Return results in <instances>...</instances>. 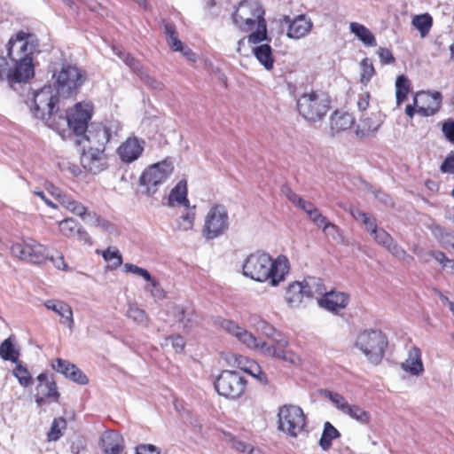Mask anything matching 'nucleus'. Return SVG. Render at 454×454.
Here are the masks:
<instances>
[{"mask_svg": "<svg viewBox=\"0 0 454 454\" xmlns=\"http://www.w3.org/2000/svg\"><path fill=\"white\" fill-rule=\"evenodd\" d=\"M290 262L286 256L273 259L269 254L257 251L249 254L243 263V274L256 282H269L278 286L289 274Z\"/></svg>", "mask_w": 454, "mask_h": 454, "instance_id": "1", "label": "nucleus"}, {"mask_svg": "<svg viewBox=\"0 0 454 454\" xmlns=\"http://www.w3.org/2000/svg\"><path fill=\"white\" fill-rule=\"evenodd\" d=\"M36 49L31 35L20 31L8 43V56L12 67L8 69L7 80L11 82H28L35 74L31 55Z\"/></svg>", "mask_w": 454, "mask_h": 454, "instance_id": "2", "label": "nucleus"}, {"mask_svg": "<svg viewBox=\"0 0 454 454\" xmlns=\"http://www.w3.org/2000/svg\"><path fill=\"white\" fill-rule=\"evenodd\" d=\"M265 10L257 0H242L232 14L234 26L244 33H250L247 43L251 45L270 41L268 37Z\"/></svg>", "mask_w": 454, "mask_h": 454, "instance_id": "3", "label": "nucleus"}, {"mask_svg": "<svg viewBox=\"0 0 454 454\" xmlns=\"http://www.w3.org/2000/svg\"><path fill=\"white\" fill-rule=\"evenodd\" d=\"M58 102L59 98L53 89L44 86L34 93L30 109L35 118L44 121L50 128L64 137L65 130L60 129L56 117L53 116Z\"/></svg>", "mask_w": 454, "mask_h": 454, "instance_id": "4", "label": "nucleus"}, {"mask_svg": "<svg viewBox=\"0 0 454 454\" xmlns=\"http://www.w3.org/2000/svg\"><path fill=\"white\" fill-rule=\"evenodd\" d=\"M278 429L296 438L307 430L308 419L303 410L295 404H284L278 411Z\"/></svg>", "mask_w": 454, "mask_h": 454, "instance_id": "5", "label": "nucleus"}, {"mask_svg": "<svg viewBox=\"0 0 454 454\" xmlns=\"http://www.w3.org/2000/svg\"><path fill=\"white\" fill-rule=\"evenodd\" d=\"M299 114L309 122L321 121L330 109V99L322 91L302 94L297 100Z\"/></svg>", "mask_w": 454, "mask_h": 454, "instance_id": "6", "label": "nucleus"}, {"mask_svg": "<svg viewBox=\"0 0 454 454\" xmlns=\"http://www.w3.org/2000/svg\"><path fill=\"white\" fill-rule=\"evenodd\" d=\"M92 114L93 105L90 102H79L67 112L65 118L59 116L57 123H59L61 130L66 131L65 127L67 126L78 139L83 137L87 131Z\"/></svg>", "mask_w": 454, "mask_h": 454, "instance_id": "7", "label": "nucleus"}, {"mask_svg": "<svg viewBox=\"0 0 454 454\" xmlns=\"http://www.w3.org/2000/svg\"><path fill=\"white\" fill-rule=\"evenodd\" d=\"M121 129L120 121L116 120L106 121V122L91 123L90 128L83 135L75 140V143L82 145L84 142L89 144L90 147L105 151L106 144L114 137H117Z\"/></svg>", "mask_w": 454, "mask_h": 454, "instance_id": "8", "label": "nucleus"}, {"mask_svg": "<svg viewBox=\"0 0 454 454\" xmlns=\"http://www.w3.org/2000/svg\"><path fill=\"white\" fill-rule=\"evenodd\" d=\"M355 345L371 363L378 364L384 356L387 340L381 331L365 330L357 335Z\"/></svg>", "mask_w": 454, "mask_h": 454, "instance_id": "9", "label": "nucleus"}, {"mask_svg": "<svg viewBox=\"0 0 454 454\" xmlns=\"http://www.w3.org/2000/svg\"><path fill=\"white\" fill-rule=\"evenodd\" d=\"M53 78L57 93L65 98L76 94L85 80L82 71L72 65H63Z\"/></svg>", "mask_w": 454, "mask_h": 454, "instance_id": "10", "label": "nucleus"}, {"mask_svg": "<svg viewBox=\"0 0 454 454\" xmlns=\"http://www.w3.org/2000/svg\"><path fill=\"white\" fill-rule=\"evenodd\" d=\"M247 384L246 379L239 372L224 370L215 380V388L220 395L235 400L243 395Z\"/></svg>", "mask_w": 454, "mask_h": 454, "instance_id": "11", "label": "nucleus"}, {"mask_svg": "<svg viewBox=\"0 0 454 454\" xmlns=\"http://www.w3.org/2000/svg\"><path fill=\"white\" fill-rule=\"evenodd\" d=\"M230 226L229 213L225 206L217 204L212 207L205 216L203 236L214 239L227 231Z\"/></svg>", "mask_w": 454, "mask_h": 454, "instance_id": "12", "label": "nucleus"}, {"mask_svg": "<svg viewBox=\"0 0 454 454\" xmlns=\"http://www.w3.org/2000/svg\"><path fill=\"white\" fill-rule=\"evenodd\" d=\"M174 169L171 161L164 160L154 163L146 168L140 176V184L146 188L148 195L156 192L158 186L163 184Z\"/></svg>", "mask_w": 454, "mask_h": 454, "instance_id": "13", "label": "nucleus"}, {"mask_svg": "<svg viewBox=\"0 0 454 454\" xmlns=\"http://www.w3.org/2000/svg\"><path fill=\"white\" fill-rule=\"evenodd\" d=\"M321 395L330 400L339 411L356 422L362 425H367L370 422V413L359 405L350 404L342 395L327 389L322 390Z\"/></svg>", "mask_w": 454, "mask_h": 454, "instance_id": "14", "label": "nucleus"}, {"mask_svg": "<svg viewBox=\"0 0 454 454\" xmlns=\"http://www.w3.org/2000/svg\"><path fill=\"white\" fill-rule=\"evenodd\" d=\"M12 254L31 263H42L48 259V248L33 239L13 244Z\"/></svg>", "mask_w": 454, "mask_h": 454, "instance_id": "15", "label": "nucleus"}, {"mask_svg": "<svg viewBox=\"0 0 454 454\" xmlns=\"http://www.w3.org/2000/svg\"><path fill=\"white\" fill-rule=\"evenodd\" d=\"M349 213L356 221L364 225L366 231L379 245L384 247H389L393 238L385 230L377 227L374 218L356 207H351Z\"/></svg>", "mask_w": 454, "mask_h": 454, "instance_id": "16", "label": "nucleus"}, {"mask_svg": "<svg viewBox=\"0 0 454 454\" xmlns=\"http://www.w3.org/2000/svg\"><path fill=\"white\" fill-rule=\"evenodd\" d=\"M414 105L422 116L434 115L442 106V94L439 91H420L414 98Z\"/></svg>", "mask_w": 454, "mask_h": 454, "instance_id": "17", "label": "nucleus"}, {"mask_svg": "<svg viewBox=\"0 0 454 454\" xmlns=\"http://www.w3.org/2000/svg\"><path fill=\"white\" fill-rule=\"evenodd\" d=\"M80 160L82 168L93 175L100 173L107 167L104 151L90 146H83Z\"/></svg>", "mask_w": 454, "mask_h": 454, "instance_id": "18", "label": "nucleus"}, {"mask_svg": "<svg viewBox=\"0 0 454 454\" xmlns=\"http://www.w3.org/2000/svg\"><path fill=\"white\" fill-rule=\"evenodd\" d=\"M282 23L288 24L287 37L298 40L306 36L312 29L313 23L309 18L304 14L291 19L288 15H284Z\"/></svg>", "mask_w": 454, "mask_h": 454, "instance_id": "19", "label": "nucleus"}, {"mask_svg": "<svg viewBox=\"0 0 454 454\" xmlns=\"http://www.w3.org/2000/svg\"><path fill=\"white\" fill-rule=\"evenodd\" d=\"M145 145L144 139L137 137H128L117 149V154L121 161L131 163L137 160L143 153Z\"/></svg>", "mask_w": 454, "mask_h": 454, "instance_id": "20", "label": "nucleus"}, {"mask_svg": "<svg viewBox=\"0 0 454 454\" xmlns=\"http://www.w3.org/2000/svg\"><path fill=\"white\" fill-rule=\"evenodd\" d=\"M349 301V295L343 292L330 291L323 294L318 300L321 308L328 311L337 313L339 310L345 309Z\"/></svg>", "mask_w": 454, "mask_h": 454, "instance_id": "21", "label": "nucleus"}, {"mask_svg": "<svg viewBox=\"0 0 454 454\" xmlns=\"http://www.w3.org/2000/svg\"><path fill=\"white\" fill-rule=\"evenodd\" d=\"M52 368L63 374L66 378L80 385H86L89 382L87 376L74 364L57 358L52 363Z\"/></svg>", "mask_w": 454, "mask_h": 454, "instance_id": "22", "label": "nucleus"}, {"mask_svg": "<svg viewBox=\"0 0 454 454\" xmlns=\"http://www.w3.org/2000/svg\"><path fill=\"white\" fill-rule=\"evenodd\" d=\"M401 368L412 376H420L424 372L421 351L418 347H411L406 359L401 363Z\"/></svg>", "mask_w": 454, "mask_h": 454, "instance_id": "23", "label": "nucleus"}, {"mask_svg": "<svg viewBox=\"0 0 454 454\" xmlns=\"http://www.w3.org/2000/svg\"><path fill=\"white\" fill-rule=\"evenodd\" d=\"M219 325L223 331L236 337L244 345L254 346L255 337L235 322L229 319H222L219 322Z\"/></svg>", "mask_w": 454, "mask_h": 454, "instance_id": "24", "label": "nucleus"}, {"mask_svg": "<svg viewBox=\"0 0 454 454\" xmlns=\"http://www.w3.org/2000/svg\"><path fill=\"white\" fill-rule=\"evenodd\" d=\"M43 305L47 309L59 316L63 324L67 325L70 329L73 328L74 324L73 309L67 302L60 300L51 299L45 301Z\"/></svg>", "mask_w": 454, "mask_h": 454, "instance_id": "25", "label": "nucleus"}, {"mask_svg": "<svg viewBox=\"0 0 454 454\" xmlns=\"http://www.w3.org/2000/svg\"><path fill=\"white\" fill-rule=\"evenodd\" d=\"M331 129L333 133H339L350 129L355 123V118L351 114L336 111L331 116Z\"/></svg>", "mask_w": 454, "mask_h": 454, "instance_id": "26", "label": "nucleus"}, {"mask_svg": "<svg viewBox=\"0 0 454 454\" xmlns=\"http://www.w3.org/2000/svg\"><path fill=\"white\" fill-rule=\"evenodd\" d=\"M349 30L366 47H374L377 44L376 38L371 30L358 22H350Z\"/></svg>", "mask_w": 454, "mask_h": 454, "instance_id": "27", "label": "nucleus"}, {"mask_svg": "<svg viewBox=\"0 0 454 454\" xmlns=\"http://www.w3.org/2000/svg\"><path fill=\"white\" fill-rule=\"evenodd\" d=\"M176 204L189 207V200L187 199V182L181 180L171 190L168 195V205L174 207Z\"/></svg>", "mask_w": 454, "mask_h": 454, "instance_id": "28", "label": "nucleus"}, {"mask_svg": "<svg viewBox=\"0 0 454 454\" xmlns=\"http://www.w3.org/2000/svg\"><path fill=\"white\" fill-rule=\"evenodd\" d=\"M37 380L39 381L37 386L38 395H42L47 398H53L57 401L59 398V393L53 379L48 374L41 373L38 375Z\"/></svg>", "mask_w": 454, "mask_h": 454, "instance_id": "29", "label": "nucleus"}, {"mask_svg": "<svg viewBox=\"0 0 454 454\" xmlns=\"http://www.w3.org/2000/svg\"><path fill=\"white\" fill-rule=\"evenodd\" d=\"M380 126V123L373 117L363 114L356 125V134L359 137H370L378 131Z\"/></svg>", "mask_w": 454, "mask_h": 454, "instance_id": "30", "label": "nucleus"}, {"mask_svg": "<svg viewBox=\"0 0 454 454\" xmlns=\"http://www.w3.org/2000/svg\"><path fill=\"white\" fill-rule=\"evenodd\" d=\"M252 51L263 67L270 71L274 67V57L272 54V49L269 43H262L257 46H254L252 49Z\"/></svg>", "mask_w": 454, "mask_h": 454, "instance_id": "31", "label": "nucleus"}, {"mask_svg": "<svg viewBox=\"0 0 454 454\" xmlns=\"http://www.w3.org/2000/svg\"><path fill=\"white\" fill-rule=\"evenodd\" d=\"M101 442L104 451L123 450V438L116 432H105L101 436Z\"/></svg>", "mask_w": 454, "mask_h": 454, "instance_id": "32", "label": "nucleus"}, {"mask_svg": "<svg viewBox=\"0 0 454 454\" xmlns=\"http://www.w3.org/2000/svg\"><path fill=\"white\" fill-rule=\"evenodd\" d=\"M16 339L10 336L0 344V357L4 361L17 363L20 356V351L15 346Z\"/></svg>", "mask_w": 454, "mask_h": 454, "instance_id": "33", "label": "nucleus"}, {"mask_svg": "<svg viewBox=\"0 0 454 454\" xmlns=\"http://www.w3.org/2000/svg\"><path fill=\"white\" fill-rule=\"evenodd\" d=\"M303 286L301 282H293L289 284L286 292V301L291 307H298L302 299L306 297L303 292Z\"/></svg>", "mask_w": 454, "mask_h": 454, "instance_id": "34", "label": "nucleus"}, {"mask_svg": "<svg viewBox=\"0 0 454 454\" xmlns=\"http://www.w3.org/2000/svg\"><path fill=\"white\" fill-rule=\"evenodd\" d=\"M282 193L296 207H300L301 210H303L307 215L312 213L316 207V206L307 200H304L301 197H300L298 194L294 192L289 187L284 186L282 187Z\"/></svg>", "mask_w": 454, "mask_h": 454, "instance_id": "35", "label": "nucleus"}, {"mask_svg": "<svg viewBox=\"0 0 454 454\" xmlns=\"http://www.w3.org/2000/svg\"><path fill=\"white\" fill-rule=\"evenodd\" d=\"M303 286V292L306 297L311 298L317 294H323L325 288L323 284V280L316 277H308L301 282Z\"/></svg>", "mask_w": 454, "mask_h": 454, "instance_id": "36", "label": "nucleus"}, {"mask_svg": "<svg viewBox=\"0 0 454 454\" xmlns=\"http://www.w3.org/2000/svg\"><path fill=\"white\" fill-rule=\"evenodd\" d=\"M340 436V432L330 423L325 422L324 424V429L319 440V446L323 450H328L332 446V442Z\"/></svg>", "mask_w": 454, "mask_h": 454, "instance_id": "37", "label": "nucleus"}, {"mask_svg": "<svg viewBox=\"0 0 454 454\" xmlns=\"http://www.w3.org/2000/svg\"><path fill=\"white\" fill-rule=\"evenodd\" d=\"M275 341L278 345H279V350L278 351L276 358L282 359L293 364H299L301 363V358L299 356L290 350L286 349V347L288 345V341L286 338L275 339Z\"/></svg>", "mask_w": 454, "mask_h": 454, "instance_id": "38", "label": "nucleus"}, {"mask_svg": "<svg viewBox=\"0 0 454 454\" xmlns=\"http://www.w3.org/2000/svg\"><path fill=\"white\" fill-rule=\"evenodd\" d=\"M195 212L193 208L185 207V212L176 219V230L180 231H188L193 228Z\"/></svg>", "mask_w": 454, "mask_h": 454, "instance_id": "39", "label": "nucleus"}, {"mask_svg": "<svg viewBox=\"0 0 454 454\" xmlns=\"http://www.w3.org/2000/svg\"><path fill=\"white\" fill-rule=\"evenodd\" d=\"M411 23L419 31L420 35L424 37L429 33L433 20L428 13H425L414 16Z\"/></svg>", "mask_w": 454, "mask_h": 454, "instance_id": "40", "label": "nucleus"}, {"mask_svg": "<svg viewBox=\"0 0 454 454\" xmlns=\"http://www.w3.org/2000/svg\"><path fill=\"white\" fill-rule=\"evenodd\" d=\"M324 234L339 244L345 243V238L340 231V229L334 223H331L329 220L321 227Z\"/></svg>", "mask_w": 454, "mask_h": 454, "instance_id": "41", "label": "nucleus"}, {"mask_svg": "<svg viewBox=\"0 0 454 454\" xmlns=\"http://www.w3.org/2000/svg\"><path fill=\"white\" fill-rule=\"evenodd\" d=\"M410 90V82L404 75H399L395 81L396 104L400 106Z\"/></svg>", "mask_w": 454, "mask_h": 454, "instance_id": "42", "label": "nucleus"}, {"mask_svg": "<svg viewBox=\"0 0 454 454\" xmlns=\"http://www.w3.org/2000/svg\"><path fill=\"white\" fill-rule=\"evenodd\" d=\"M60 204L71 213L80 217L86 213V207L69 195L62 196Z\"/></svg>", "mask_w": 454, "mask_h": 454, "instance_id": "43", "label": "nucleus"}, {"mask_svg": "<svg viewBox=\"0 0 454 454\" xmlns=\"http://www.w3.org/2000/svg\"><path fill=\"white\" fill-rule=\"evenodd\" d=\"M374 74L375 69L372 61L368 58L362 59L360 63V82L366 86Z\"/></svg>", "mask_w": 454, "mask_h": 454, "instance_id": "44", "label": "nucleus"}, {"mask_svg": "<svg viewBox=\"0 0 454 454\" xmlns=\"http://www.w3.org/2000/svg\"><path fill=\"white\" fill-rule=\"evenodd\" d=\"M164 32L168 46L175 51H178L184 46L183 43L178 39L175 27L166 23L164 25Z\"/></svg>", "mask_w": 454, "mask_h": 454, "instance_id": "45", "label": "nucleus"}, {"mask_svg": "<svg viewBox=\"0 0 454 454\" xmlns=\"http://www.w3.org/2000/svg\"><path fill=\"white\" fill-rule=\"evenodd\" d=\"M102 256L109 263L108 268L110 270H115L122 263L121 255L116 248H107L102 253Z\"/></svg>", "mask_w": 454, "mask_h": 454, "instance_id": "46", "label": "nucleus"}, {"mask_svg": "<svg viewBox=\"0 0 454 454\" xmlns=\"http://www.w3.org/2000/svg\"><path fill=\"white\" fill-rule=\"evenodd\" d=\"M126 315L137 325H145L147 323L145 311L136 304H130L129 306Z\"/></svg>", "mask_w": 454, "mask_h": 454, "instance_id": "47", "label": "nucleus"}, {"mask_svg": "<svg viewBox=\"0 0 454 454\" xmlns=\"http://www.w3.org/2000/svg\"><path fill=\"white\" fill-rule=\"evenodd\" d=\"M249 348H254L262 353V355L276 357L279 350V345L274 346L265 341H262L255 338L254 346H247Z\"/></svg>", "mask_w": 454, "mask_h": 454, "instance_id": "48", "label": "nucleus"}, {"mask_svg": "<svg viewBox=\"0 0 454 454\" xmlns=\"http://www.w3.org/2000/svg\"><path fill=\"white\" fill-rule=\"evenodd\" d=\"M60 232L66 237H74L79 225L73 218H67L59 223Z\"/></svg>", "mask_w": 454, "mask_h": 454, "instance_id": "49", "label": "nucleus"}, {"mask_svg": "<svg viewBox=\"0 0 454 454\" xmlns=\"http://www.w3.org/2000/svg\"><path fill=\"white\" fill-rule=\"evenodd\" d=\"M148 284L145 286L146 292L156 300H163L166 297L164 289L160 283L151 276V280H146Z\"/></svg>", "mask_w": 454, "mask_h": 454, "instance_id": "50", "label": "nucleus"}, {"mask_svg": "<svg viewBox=\"0 0 454 454\" xmlns=\"http://www.w3.org/2000/svg\"><path fill=\"white\" fill-rule=\"evenodd\" d=\"M67 422L63 418L55 419L51 424L50 432L48 433L49 441H57L62 435V430L66 428Z\"/></svg>", "mask_w": 454, "mask_h": 454, "instance_id": "51", "label": "nucleus"}, {"mask_svg": "<svg viewBox=\"0 0 454 454\" xmlns=\"http://www.w3.org/2000/svg\"><path fill=\"white\" fill-rule=\"evenodd\" d=\"M12 372L21 386L27 387L31 384V375L27 368L20 364H17Z\"/></svg>", "mask_w": 454, "mask_h": 454, "instance_id": "52", "label": "nucleus"}, {"mask_svg": "<svg viewBox=\"0 0 454 454\" xmlns=\"http://www.w3.org/2000/svg\"><path fill=\"white\" fill-rule=\"evenodd\" d=\"M246 372L252 375L254 378L257 379L260 382L263 384L268 383L267 376L264 372H262L260 365L252 360L246 368Z\"/></svg>", "mask_w": 454, "mask_h": 454, "instance_id": "53", "label": "nucleus"}, {"mask_svg": "<svg viewBox=\"0 0 454 454\" xmlns=\"http://www.w3.org/2000/svg\"><path fill=\"white\" fill-rule=\"evenodd\" d=\"M386 248L390 254L400 260L405 262H411L413 260V258L409 255L396 242H395L394 239L389 243V247H387Z\"/></svg>", "mask_w": 454, "mask_h": 454, "instance_id": "54", "label": "nucleus"}, {"mask_svg": "<svg viewBox=\"0 0 454 454\" xmlns=\"http://www.w3.org/2000/svg\"><path fill=\"white\" fill-rule=\"evenodd\" d=\"M227 363L234 367H238L246 372V368L252 360L241 355L231 354L226 358Z\"/></svg>", "mask_w": 454, "mask_h": 454, "instance_id": "55", "label": "nucleus"}, {"mask_svg": "<svg viewBox=\"0 0 454 454\" xmlns=\"http://www.w3.org/2000/svg\"><path fill=\"white\" fill-rule=\"evenodd\" d=\"M432 233L442 245H450L451 243L450 234L440 225L432 228Z\"/></svg>", "mask_w": 454, "mask_h": 454, "instance_id": "56", "label": "nucleus"}, {"mask_svg": "<svg viewBox=\"0 0 454 454\" xmlns=\"http://www.w3.org/2000/svg\"><path fill=\"white\" fill-rule=\"evenodd\" d=\"M170 345L176 353H180L185 347V341L180 335L169 336L165 340V346Z\"/></svg>", "mask_w": 454, "mask_h": 454, "instance_id": "57", "label": "nucleus"}, {"mask_svg": "<svg viewBox=\"0 0 454 454\" xmlns=\"http://www.w3.org/2000/svg\"><path fill=\"white\" fill-rule=\"evenodd\" d=\"M124 270L126 272H129L137 276H139L143 278L145 280H151L150 272L144 268L138 267L132 263H126L124 265Z\"/></svg>", "mask_w": 454, "mask_h": 454, "instance_id": "58", "label": "nucleus"}, {"mask_svg": "<svg viewBox=\"0 0 454 454\" xmlns=\"http://www.w3.org/2000/svg\"><path fill=\"white\" fill-rule=\"evenodd\" d=\"M442 131L446 139L454 144V120L448 119L442 125Z\"/></svg>", "mask_w": 454, "mask_h": 454, "instance_id": "59", "label": "nucleus"}, {"mask_svg": "<svg viewBox=\"0 0 454 454\" xmlns=\"http://www.w3.org/2000/svg\"><path fill=\"white\" fill-rule=\"evenodd\" d=\"M113 50L114 53L118 55L119 58L126 63V65H128L132 69L137 70V63L133 57H131L129 53L122 51L116 47H114Z\"/></svg>", "mask_w": 454, "mask_h": 454, "instance_id": "60", "label": "nucleus"}, {"mask_svg": "<svg viewBox=\"0 0 454 454\" xmlns=\"http://www.w3.org/2000/svg\"><path fill=\"white\" fill-rule=\"evenodd\" d=\"M190 309H191L185 308L182 305H176L172 308V314L176 320L183 325Z\"/></svg>", "mask_w": 454, "mask_h": 454, "instance_id": "61", "label": "nucleus"}, {"mask_svg": "<svg viewBox=\"0 0 454 454\" xmlns=\"http://www.w3.org/2000/svg\"><path fill=\"white\" fill-rule=\"evenodd\" d=\"M308 216L310 221L319 228H321L328 221V219L321 214L318 208L312 211V213L308 215Z\"/></svg>", "mask_w": 454, "mask_h": 454, "instance_id": "62", "label": "nucleus"}, {"mask_svg": "<svg viewBox=\"0 0 454 454\" xmlns=\"http://www.w3.org/2000/svg\"><path fill=\"white\" fill-rule=\"evenodd\" d=\"M378 56L383 64H392L395 62V58L391 51L387 48L380 47L378 50Z\"/></svg>", "mask_w": 454, "mask_h": 454, "instance_id": "63", "label": "nucleus"}, {"mask_svg": "<svg viewBox=\"0 0 454 454\" xmlns=\"http://www.w3.org/2000/svg\"><path fill=\"white\" fill-rule=\"evenodd\" d=\"M440 169L442 173L454 174V154L448 156L444 160Z\"/></svg>", "mask_w": 454, "mask_h": 454, "instance_id": "64", "label": "nucleus"}]
</instances>
